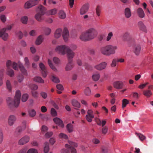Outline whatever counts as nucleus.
<instances>
[{
  "mask_svg": "<svg viewBox=\"0 0 153 153\" xmlns=\"http://www.w3.org/2000/svg\"><path fill=\"white\" fill-rule=\"evenodd\" d=\"M97 32L94 28H91L82 33L80 39L83 41H87L94 39L97 36Z\"/></svg>",
  "mask_w": 153,
  "mask_h": 153,
  "instance_id": "obj_1",
  "label": "nucleus"
},
{
  "mask_svg": "<svg viewBox=\"0 0 153 153\" xmlns=\"http://www.w3.org/2000/svg\"><path fill=\"white\" fill-rule=\"evenodd\" d=\"M21 96L20 91L19 90L17 91L14 101L11 98L9 97L7 99V101L8 105L10 107L13 106L17 107L20 103Z\"/></svg>",
  "mask_w": 153,
  "mask_h": 153,
  "instance_id": "obj_2",
  "label": "nucleus"
},
{
  "mask_svg": "<svg viewBox=\"0 0 153 153\" xmlns=\"http://www.w3.org/2000/svg\"><path fill=\"white\" fill-rule=\"evenodd\" d=\"M117 49L116 46L108 45L101 48V52L103 55L109 56L115 53V50Z\"/></svg>",
  "mask_w": 153,
  "mask_h": 153,
  "instance_id": "obj_3",
  "label": "nucleus"
},
{
  "mask_svg": "<svg viewBox=\"0 0 153 153\" xmlns=\"http://www.w3.org/2000/svg\"><path fill=\"white\" fill-rule=\"evenodd\" d=\"M46 9L45 7L42 5H40L36 9L37 12L35 14L34 17L36 19L38 22H41L43 19L42 16L45 13Z\"/></svg>",
  "mask_w": 153,
  "mask_h": 153,
  "instance_id": "obj_4",
  "label": "nucleus"
},
{
  "mask_svg": "<svg viewBox=\"0 0 153 153\" xmlns=\"http://www.w3.org/2000/svg\"><path fill=\"white\" fill-rule=\"evenodd\" d=\"M69 47L65 45L58 46L55 49V51L59 54L64 55L66 54L67 48Z\"/></svg>",
  "mask_w": 153,
  "mask_h": 153,
  "instance_id": "obj_5",
  "label": "nucleus"
},
{
  "mask_svg": "<svg viewBox=\"0 0 153 153\" xmlns=\"http://www.w3.org/2000/svg\"><path fill=\"white\" fill-rule=\"evenodd\" d=\"M68 142L69 144H66L65 147L67 149H69L71 151V153H76V150L74 147H77V143L70 141H68Z\"/></svg>",
  "mask_w": 153,
  "mask_h": 153,
  "instance_id": "obj_6",
  "label": "nucleus"
},
{
  "mask_svg": "<svg viewBox=\"0 0 153 153\" xmlns=\"http://www.w3.org/2000/svg\"><path fill=\"white\" fill-rule=\"evenodd\" d=\"M37 4V0H29L25 3L24 5V8L25 9H29Z\"/></svg>",
  "mask_w": 153,
  "mask_h": 153,
  "instance_id": "obj_7",
  "label": "nucleus"
},
{
  "mask_svg": "<svg viewBox=\"0 0 153 153\" xmlns=\"http://www.w3.org/2000/svg\"><path fill=\"white\" fill-rule=\"evenodd\" d=\"M17 120L16 116L14 115H10L8 118V124L9 126H12L15 123Z\"/></svg>",
  "mask_w": 153,
  "mask_h": 153,
  "instance_id": "obj_8",
  "label": "nucleus"
},
{
  "mask_svg": "<svg viewBox=\"0 0 153 153\" xmlns=\"http://www.w3.org/2000/svg\"><path fill=\"white\" fill-rule=\"evenodd\" d=\"M67 49L66 53L68 61H73V58L75 55V53L70 49L69 47Z\"/></svg>",
  "mask_w": 153,
  "mask_h": 153,
  "instance_id": "obj_9",
  "label": "nucleus"
},
{
  "mask_svg": "<svg viewBox=\"0 0 153 153\" xmlns=\"http://www.w3.org/2000/svg\"><path fill=\"white\" fill-rule=\"evenodd\" d=\"M6 65L7 69L10 68V67L11 66L14 70H18L17 64L15 62H12L10 60H8L7 62Z\"/></svg>",
  "mask_w": 153,
  "mask_h": 153,
  "instance_id": "obj_10",
  "label": "nucleus"
},
{
  "mask_svg": "<svg viewBox=\"0 0 153 153\" xmlns=\"http://www.w3.org/2000/svg\"><path fill=\"white\" fill-rule=\"evenodd\" d=\"M90 5L88 3H87L84 4L80 10V14L82 15L87 13L89 9Z\"/></svg>",
  "mask_w": 153,
  "mask_h": 153,
  "instance_id": "obj_11",
  "label": "nucleus"
},
{
  "mask_svg": "<svg viewBox=\"0 0 153 153\" xmlns=\"http://www.w3.org/2000/svg\"><path fill=\"white\" fill-rule=\"evenodd\" d=\"M107 65V63L105 62H102L95 65L94 68L98 71H101L105 69Z\"/></svg>",
  "mask_w": 153,
  "mask_h": 153,
  "instance_id": "obj_12",
  "label": "nucleus"
},
{
  "mask_svg": "<svg viewBox=\"0 0 153 153\" xmlns=\"http://www.w3.org/2000/svg\"><path fill=\"white\" fill-rule=\"evenodd\" d=\"M39 66L41 69V72L43 77L47 76V69L44 65L42 62L39 64Z\"/></svg>",
  "mask_w": 153,
  "mask_h": 153,
  "instance_id": "obj_13",
  "label": "nucleus"
},
{
  "mask_svg": "<svg viewBox=\"0 0 153 153\" xmlns=\"http://www.w3.org/2000/svg\"><path fill=\"white\" fill-rule=\"evenodd\" d=\"M62 35L64 40L65 41H67L69 36V31L67 28L65 27L64 28Z\"/></svg>",
  "mask_w": 153,
  "mask_h": 153,
  "instance_id": "obj_14",
  "label": "nucleus"
},
{
  "mask_svg": "<svg viewBox=\"0 0 153 153\" xmlns=\"http://www.w3.org/2000/svg\"><path fill=\"white\" fill-rule=\"evenodd\" d=\"M29 140V137L27 136H26L19 140V143L20 145H23L27 143Z\"/></svg>",
  "mask_w": 153,
  "mask_h": 153,
  "instance_id": "obj_15",
  "label": "nucleus"
},
{
  "mask_svg": "<svg viewBox=\"0 0 153 153\" xmlns=\"http://www.w3.org/2000/svg\"><path fill=\"white\" fill-rule=\"evenodd\" d=\"M8 34L6 32L0 30V37H2L4 41H7L8 38Z\"/></svg>",
  "mask_w": 153,
  "mask_h": 153,
  "instance_id": "obj_16",
  "label": "nucleus"
},
{
  "mask_svg": "<svg viewBox=\"0 0 153 153\" xmlns=\"http://www.w3.org/2000/svg\"><path fill=\"white\" fill-rule=\"evenodd\" d=\"M54 122L59 126L63 128L64 126V125L63 121L60 119L58 118H55L53 119Z\"/></svg>",
  "mask_w": 153,
  "mask_h": 153,
  "instance_id": "obj_17",
  "label": "nucleus"
},
{
  "mask_svg": "<svg viewBox=\"0 0 153 153\" xmlns=\"http://www.w3.org/2000/svg\"><path fill=\"white\" fill-rule=\"evenodd\" d=\"M62 30L61 28L57 29L55 32L54 37L56 39L59 38L62 35Z\"/></svg>",
  "mask_w": 153,
  "mask_h": 153,
  "instance_id": "obj_18",
  "label": "nucleus"
},
{
  "mask_svg": "<svg viewBox=\"0 0 153 153\" xmlns=\"http://www.w3.org/2000/svg\"><path fill=\"white\" fill-rule=\"evenodd\" d=\"M124 15L127 18H129L131 15V10L128 7L126 8L124 10Z\"/></svg>",
  "mask_w": 153,
  "mask_h": 153,
  "instance_id": "obj_19",
  "label": "nucleus"
},
{
  "mask_svg": "<svg viewBox=\"0 0 153 153\" xmlns=\"http://www.w3.org/2000/svg\"><path fill=\"white\" fill-rule=\"evenodd\" d=\"M72 62L73 61H68V63L65 67V70L66 71H69L72 69L74 65Z\"/></svg>",
  "mask_w": 153,
  "mask_h": 153,
  "instance_id": "obj_20",
  "label": "nucleus"
},
{
  "mask_svg": "<svg viewBox=\"0 0 153 153\" xmlns=\"http://www.w3.org/2000/svg\"><path fill=\"white\" fill-rule=\"evenodd\" d=\"M137 13L138 16L140 18H143L145 16V13L142 8L139 7L137 10Z\"/></svg>",
  "mask_w": 153,
  "mask_h": 153,
  "instance_id": "obj_21",
  "label": "nucleus"
},
{
  "mask_svg": "<svg viewBox=\"0 0 153 153\" xmlns=\"http://www.w3.org/2000/svg\"><path fill=\"white\" fill-rule=\"evenodd\" d=\"M141 48L140 45H137L134 47V52L137 55H138L140 51Z\"/></svg>",
  "mask_w": 153,
  "mask_h": 153,
  "instance_id": "obj_22",
  "label": "nucleus"
},
{
  "mask_svg": "<svg viewBox=\"0 0 153 153\" xmlns=\"http://www.w3.org/2000/svg\"><path fill=\"white\" fill-rule=\"evenodd\" d=\"M113 85L115 88L117 89H120L122 88L123 83L121 82L117 81L114 83Z\"/></svg>",
  "mask_w": 153,
  "mask_h": 153,
  "instance_id": "obj_23",
  "label": "nucleus"
},
{
  "mask_svg": "<svg viewBox=\"0 0 153 153\" xmlns=\"http://www.w3.org/2000/svg\"><path fill=\"white\" fill-rule=\"evenodd\" d=\"M130 38V33L128 32H126L124 33L122 36V39L124 41H128Z\"/></svg>",
  "mask_w": 153,
  "mask_h": 153,
  "instance_id": "obj_24",
  "label": "nucleus"
},
{
  "mask_svg": "<svg viewBox=\"0 0 153 153\" xmlns=\"http://www.w3.org/2000/svg\"><path fill=\"white\" fill-rule=\"evenodd\" d=\"M18 65L19 67L21 72L23 74L25 75H27V71L22 64L20 63Z\"/></svg>",
  "mask_w": 153,
  "mask_h": 153,
  "instance_id": "obj_25",
  "label": "nucleus"
},
{
  "mask_svg": "<svg viewBox=\"0 0 153 153\" xmlns=\"http://www.w3.org/2000/svg\"><path fill=\"white\" fill-rule=\"evenodd\" d=\"M138 25L141 30L145 32H147L146 27L143 22L141 21L139 22L138 23Z\"/></svg>",
  "mask_w": 153,
  "mask_h": 153,
  "instance_id": "obj_26",
  "label": "nucleus"
},
{
  "mask_svg": "<svg viewBox=\"0 0 153 153\" xmlns=\"http://www.w3.org/2000/svg\"><path fill=\"white\" fill-rule=\"evenodd\" d=\"M71 103L74 107L79 108L80 107V105L79 102L75 99H73L71 101Z\"/></svg>",
  "mask_w": 153,
  "mask_h": 153,
  "instance_id": "obj_27",
  "label": "nucleus"
},
{
  "mask_svg": "<svg viewBox=\"0 0 153 153\" xmlns=\"http://www.w3.org/2000/svg\"><path fill=\"white\" fill-rule=\"evenodd\" d=\"M143 95L147 98L150 97L152 95V93L150 90H144L143 92Z\"/></svg>",
  "mask_w": 153,
  "mask_h": 153,
  "instance_id": "obj_28",
  "label": "nucleus"
},
{
  "mask_svg": "<svg viewBox=\"0 0 153 153\" xmlns=\"http://www.w3.org/2000/svg\"><path fill=\"white\" fill-rule=\"evenodd\" d=\"M43 40V37L42 36L40 35L37 38L36 41V45L40 44L42 42Z\"/></svg>",
  "mask_w": 153,
  "mask_h": 153,
  "instance_id": "obj_29",
  "label": "nucleus"
},
{
  "mask_svg": "<svg viewBox=\"0 0 153 153\" xmlns=\"http://www.w3.org/2000/svg\"><path fill=\"white\" fill-rule=\"evenodd\" d=\"M66 128L69 133H71L73 131V126L71 123L68 124L66 126Z\"/></svg>",
  "mask_w": 153,
  "mask_h": 153,
  "instance_id": "obj_30",
  "label": "nucleus"
},
{
  "mask_svg": "<svg viewBox=\"0 0 153 153\" xmlns=\"http://www.w3.org/2000/svg\"><path fill=\"white\" fill-rule=\"evenodd\" d=\"M96 13L98 16H100L101 12V8L100 6L97 5L96 8Z\"/></svg>",
  "mask_w": 153,
  "mask_h": 153,
  "instance_id": "obj_31",
  "label": "nucleus"
},
{
  "mask_svg": "<svg viewBox=\"0 0 153 153\" xmlns=\"http://www.w3.org/2000/svg\"><path fill=\"white\" fill-rule=\"evenodd\" d=\"M59 16L60 18L64 19L65 18L66 15L65 13L63 10H61L59 12Z\"/></svg>",
  "mask_w": 153,
  "mask_h": 153,
  "instance_id": "obj_32",
  "label": "nucleus"
},
{
  "mask_svg": "<svg viewBox=\"0 0 153 153\" xmlns=\"http://www.w3.org/2000/svg\"><path fill=\"white\" fill-rule=\"evenodd\" d=\"M48 63L50 67L54 71H57V69L56 68V67L54 66L53 64L52 63L51 60L49 59H48Z\"/></svg>",
  "mask_w": 153,
  "mask_h": 153,
  "instance_id": "obj_33",
  "label": "nucleus"
},
{
  "mask_svg": "<svg viewBox=\"0 0 153 153\" xmlns=\"http://www.w3.org/2000/svg\"><path fill=\"white\" fill-rule=\"evenodd\" d=\"M57 12V9L54 8L48 11L47 12V13L48 15H53L55 14Z\"/></svg>",
  "mask_w": 153,
  "mask_h": 153,
  "instance_id": "obj_34",
  "label": "nucleus"
},
{
  "mask_svg": "<svg viewBox=\"0 0 153 153\" xmlns=\"http://www.w3.org/2000/svg\"><path fill=\"white\" fill-rule=\"evenodd\" d=\"M34 81L36 82L40 83H44V80L42 79V78L39 76H36L34 78Z\"/></svg>",
  "mask_w": 153,
  "mask_h": 153,
  "instance_id": "obj_35",
  "label": "nucleus"
},
{
  "mask_svg": "<svg viewBox=\"0 0 153 153\" xmlns=\"http://www.w3.org/2000/svg\"><path fill=\"white\" fill-rule=\"evenodd\" d=\"M49 149V144L48 142H45L44 144V151L45 153L48 152Z\"/></svg>",
  "mask_w": 153,
  "mask_h": 153,
  "instance_id": "obj_36",
  "label": "nucleus"
},
{
  "mask_svg": "<svg viewBox=\"0 0 153 153\" xmlns=\"http://www.w3.org/2000/svg\"><path fill=\"white\" fill-rule=\"evenodd\" d=\"M7 74L10 77H12L14 75V72L13 70L8 68L7 70Z\"/></svg>",
  "mask_w": 153,
  "mask_h": 153,
  "instance_id": "obj_37",
  "label": "nucleus"
},
{
  "mask_svg": "<svg viewBox=\"0 0 153 153\" xmlns=\"http://www.w3.org/2000/svg\"><path fill=\"white\" fill-rule=\"evenodd\" d=\"M84 93L86 96H89L90 95L91 93V91L88 87H86L84 90Z\"/></svg>",
  "mask_w": 153,
  "mask_h": 153,
  "instance_id": "obj_38",
  "label": "nucleus"
},
{
  "mask_svg": "<svg viewBox=\"0 0 153 153\" xmlns=\"http://www.w3.org/2000/svg\"><path fill=\"white\" fill-rule=\"evenodd\" d=\"M100 77V75L99 74H94L92 76L93 79L95 81H98Z\"/></svg>",
  "mask_w": 153,
  "mask_h": 153,
  "instance_id": "obj_39",
  "label": "nucleus"
},
{
  "mask_svg": "<svg viewBox=\"0 0 153 153\" xmlns=\"http://www.w3.org/2000/svg\"><path fill=\"white\" fill-rule=\"evenodd\" d=\"M135 134L139 137L140 140L142 141L144 140L146 138V137L143 134L140 133H136Z\"/></svg>",
  "mask_w": 153,
  "mask_h": 153,
  "instance_id": "obj_40",
  "label": "nucleus"
},
{
  "mask_svg": "<svg viewBox=\"0 0 153 153\" xmlns=\"http://www.w3.org/2000/svg\"><path fill=\"white\" fill-rule=\"evenodd\" d=\"M4 139V134L2 129L0 128V144L2 142Z\"/></svg>",
  "mask_w": 153,
  "mask_h": 153,
  "instance_id": "obj_41",
  "label": "nucleus"
},
{
  "mask_svg": "<svg viewBox=\"0 0 153 153\" xmlns=\"http://www.w3.org/2000/svg\"><path fill=\"white\" fill-rule=\"evenodd\" d=\"M28 17L25 16L22 17L21 18V21L24 24H26L27 23Z\"/></svg>",
  "mask_w": 153,
  "mask_h": 153,
  "instance_id": "obj_42",
  "label": "nucleus"
},
{
  "mask_svg": "<svg viewBox=\"0 0 153 153\" xmlns=\"http://www.w3.org/2000/svg\"><path fill=\"white\" fill-rule=\"evenodd\" d=\"M129 102L127 100L124 99L122 100V107L123 108H124L126 107V105L128 104Z\"/></svg>",
  "mask_w": 153,
  "mask_h": 153,
  "instance_id": "obj_43",
  "label": "nucleus"
},
{
  "mask_svg": "<svg viewBox=\"0 0 153 153\" xmlns=\"http://www.w3.org/2000/svg\"><path fill=\"white\" fill-rule=\"evenodd\" d=\"M44 32L46 35H49L51 32V29L48 27H45L44 30Z\"/></svg>",
  "mask_w": 153,
  "mask_h": 153,
  "instance_id": "obj_44",
  "label": "nucleus"
},
{
  "mask_svg": "<svg viewBox=\"0 0 153 153\" xmlns=\"http://www.w3.org/2000/svg\"><path fill=\"white\" fill-rule=\"evenodd\" d=\"M29 116L31 117L35 116L36 115V111L34 109L30 110L29 111Z\"/></svg>",
  "mask_w": 153,
  "mask_h": 153,
  "instance_id": "obj_45",
  "label": "nucleus"
},
{
  "mask_svg": "<svg viewBox=\"0 0 153 153\" xmlns=\"http://www.w3.org/2000/svg\"><path fill=\"white\" fill-rule=\"evenodd\" d=\"M6 86L8 90L10 91H11V85L10 81L9 80H7L6 82Z\"/></svg>",
  "mask_w": 153,
  "mask_h": 153,
  "instance_id": "obj_46",
  "label": "nucleus"
},
{
  "mask_svg": "<svg viewBox=\"0 0 153 153\" xmlns=\"http://www.w3.org/2000/svg\"><path fill=\"white\" fill-rule=\"evenodd\" d=\"M53 62L56 65L60 64V61L59 59L57 57H54L53 58Z\"/></svg>",
  "mask_w": 153,
  "mask_h": 153,
  "instance_id": "obj_47",
  "label": "nucleus"
},
{
  "mask_svg": "<svg viewBox=\"0 0 153 153\" xmlns=\"http://www.w3.org/2000/svg\"><path fill=\"white\" fill-rule=\"evenodd\" d=\"M28 97V95L27 94H24L22 97V101L23 102H25L27 100Z\"/></svg>",
  "mask_w": 153,
  "mask_h": 153,
  "instance_id": "obj_48",
  "label": "nucleus"
},
{
  "mask_svg": "<svg viewBox=\"0 0 153 153\" xmlns=\"http://www.w3.org/2000/svg\"><path fill=\"white\" fill-rule=\"evenodd\" d=\"M22 131V128L21 127H18L15 132L16 134L17 135H19L20 134Z\"/></svg>",
  "mask_w": 153,
  "mask_h": 153,
  "instance_id": "obj_49",
  "label": "nucleus"
},
{
  "mask_svg": "<svg viewBox=\"0 0 153 153\" xmlns=\"http://www.w3.org/2000/svg\"><path fill=\"white\" fill-rule=\"evenodd\" d=\"M94 118V115H87L86 116V120L89 122H91L92 121V119Z\"/></svg>",
  "mask_w": 153,
  "mask_h": 153,
  "instance_id": "obj_50",
  "label": "nucleus"
},
{
  "mask_svg": "<svg viewBox=\"0 0 153 153\" xmlns=\"http://www.w3.org/2000/svg\"><path fill=\"white\" fill-rule=\"evenodd\" d=\"M52 80L53 82L56 83H58L60 82L59 79L53 75L52 76Z\"/></svg>",
  "mask_w": 153,
  "mask_h": 153,
  "instance_id": "obj_51",
  "label": "nucleus"
},
{
  "mask_svg": "<svg viewBox=\"0 0 153 153\" xmlns=\"http://www.w3.org/2000/svg\"><path fill=\"white\" fill-rule=\"evenodd\" d=\"M59 137L60 138L64 139H67L68 138V136L65 134L61 133L59 135Z\"/></svg>",
  "mask_w": 153,
  "mask_h": 153,
  "instance_id": "obj_52",
  "label": "nucleus"
},
{
  "mask_svg": "<svg viewBox=\"0 0 153 153\" xmlns=\"http://www.w3.org/2000/svg\"><path fill=\"white\" fill-rule=\"evenodd\" d=\"M113 36V33L112 32H109L106 37V40L107 41H109L111 39Z\"/></svg>",
  "mask_w": 153,
  "mask_h": 153,
  "instance_id": "obj_53",
  "label": "nucleus"
},
{
  "mask_svg": "<svg viewBox=\"0 0 153 153\" xmlns=\"http://www.w3.org/2000/svg\"><path fill=\"white\" fill-rule=\"evenodd\" d=\"M24 61L25 62V65L26 67H28L30 65V62L28 59L27 57H25V58Z\"/></svg>",
  "mask_w": 153,
  "mask_h": 153,
  "instance_id": "obj_54",
  "label": "nucleus"
},
{
  "mask_svg": "<svg viewBox=\"0 0 153 153\" xmlns=\"http://www.w3.org/2000/svg\"><path fill=\"white\" fill-rule=\"evenodd\" d=\"M30 87L31 90H36L38 88V86L37 85L33 84L29 86Z\"/></svg>",
  "mask_w": 153,
  "mask_h": 153,
  "instance_id": "obj_55",
  "label": "nucleus"
},
{
  "mask_svg": "<svg viewBox=\"0 0 153 153\" xmlns=\"http://www.w3.org/2000/svg\"><path fill=\"white\" fill-rule=\"evenodd\" d=\"M133 97L135 100H137L139 97L138 94L136 92H134L132 93Z\"/></svg>",
  "mask_w": 153,
  "mask_h": 153,
  "instance_id": "obj_56",
  "label": "nucleus"
},
{
  "mask_svg": "<svg viewBox=\"0 0 153 153\" xmlns=\"http://www.w3.org/2000/svg\"><path fill=\"white\" fill-rule=\"evenodd\" d=\"M117 59H114L112 61V63L111 64V66L112 67H114L116 66L117 63Z\"/></svg>",
  "mask_w": 153,
  "mask_h": 153,
  "instance_id": "obj_57",
  "label": "nucleus"
},
{
  "mask_svg": "<svg viewBox=\"0 0 153 153\" xmlns=\"http://www.w3.org/2000/svg\"><path fill=\"white\" fill-rule=\"evenodd\" d=\"M27 153H38V152L35 149H30L27 151Z\"/></svg>",
  "mask_w": 153,
  "mask_h": 153,
  "instance_id": "obj_58",
  "label": "nucleus"
},
{
  "mask_svg": "<svg viewBox=\"0 0 153 153\" xmlns=\"http://www.w3.org/2000/svg\"><path fill=\"white\" fill-rule=\"evenodd\" d=\"M12 28V26L11 25H9L7 26L6 27H4L1 30L4 31L5 32H6L8 30H11Z\"/></svg>",
  "mask_w": 153,
  "mask_h": 153,
  "instance_id": "obj_59",
  "label": "nucleus"
},
{
  "mask_svg": "<svg viewBox=\"0 0 153 153\" xmlns=\"http://www.w3.org/2000/svg\"><path fill=\"white\" fill-rule=\"evenodd\" d=\"M108 129V128L106 126L103 127L102 130V133L104 134H105L107 132Z\"/></svg>",
  "mask_w": 153,
  "mask_h": 153,
  "instance_id": "obj_60",
  "label": "nucleus"
},
{
  "mask_svg": "<svg viewBox=\"0 0 153 153\" xmlns=\"http://www.w3.org/2000/svg\"><path fill=\"white\" fill-rule=\"evenodd\" d=\"M51 113L52 115L53 116L56 115V112L55 109L52 108L51 110Z\"/></svg>",
  "mask_w": 153,
  "mask_h": 153,
  "instance_id": "obj_61",
  "label": "nucleus"
},
{
  "mask_svg": "<svg viewBox=\"0 0 153 153\" xmlns=\"http://www.w3.org/2000/svg\"><path fill=\"white\" fill-rule=\"evenodd\" d=\"M6 17L4 15H2L0 16V19H1L3 22H4L6 21Z\"/></svg>",
  "mask_w": 153,
  "mask_h": 153,
  "instance_id": "obj_62",
  "label": "nucleus"
},
{
  "mask_svg": "<svg viewBox=\"0 0 153 153\" xmlns=\"http://www.w3.org/2000/svg\"><path fill=\"white\" fill-rule=\"evenodd\" d=\"M53 134V132H48L45 134V137L46 138H49Z\"/></svg>",
  "mask_w": 153,
  "mask_h": 153,
  "instance_id": "obj_63",
  "label": "nucleus"
},
{
  "mask_svg": "<svg viewBox=\"0 0 153 153\" xmlns=\"http://www.w3.org/2000/svg\"><path fill=\"white\" fill-rule=\"evenodd\" d=\"M32 96L34 98H37L38 96V93L36 91H32L31 92Z\"/></svg>",
  "mask_w": 153,
  "mask_h": 153,
  "instance_id": "obj_64",
  "label": "nucleus"
}]
</instances>
